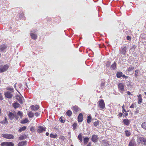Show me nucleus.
I'll list each match as a JSON object with an SVG mask.
<instances>
[{"label":"nucleus","mask_w":146,"mask_h":146,"mask_svg":"<svg viewBox=\"0 0 146 146\" xmlns=\"http://www.w3.org/2000/svg\"><path fill=\"white\" fill-rule=\"evenodd\" d=\"M137 141L139 144H143L145 146H146V139L145 138L139 137H138Z\"/></svg>","instance_id":"nucleus-1"},{"label":"nucleus","mask_w":146,"mask_h":146,"mask_svg":"<svg viewBox=\"0 0 146 146\" xmlns=\"http://www.w3.org/2000/svg\"><path fill=\"white\" fill-rule=\"evenodd\" d=\"M1 135L3 138L7 139H13L14 138V136L11 134H3Z\"/></svg>","instance_id":"nucleus-2"},{"label":"nucleus","mask_w":146,"mask_h":146,"mask_svg":"<svg viewBox=\"0 0 146 146\" xmlns=\"http://www.w3.org/2000/svg\"><path fill=\"white\" fill-rule=\"evenodd\" d=\"M118 90L121 93H123L124 91V85L121 83H119L118 85Z\"/></svg>","instance_id":"nucleus-3"},{"label":"nucleus","mask_w":146,"mask_h":146,"mask_svg":"<svg viewBox=\"0 0 146 146\" xmlns=\"http://www.w3.org/2000/svg\"><path fill=\"white\" fill-rule=\"evenodd\" d=\"M98 106L101 110L104 109L105 107V104L104 100L101 99L98 101Z\"/></svg>","instance_id":"nucleus-4"},{"label":"nucleus","mask_w":146,"mask_h":146,"mask_svg":"<svg viewBox=\"0 0 146 146\" xmlns=\"http://www.w3.org/2000/svg\"><path fill=\"white\" fill-rule=\"evenodd\" d=\"M9 68V66L7 64L3 66H1L0 67V72L2 73L6 71Z\"/></svg>","instance_id":"nucleus-5"},{"label":"nucleus","mask_w":146,"mask_h":146,"mask_svg":"<svg viewBox=\"0 0 146 146\" xmlns=\"http://www.w3.org/2000/svg\"><path fill=\"white\" fill-rule=\"evenodd\" d=\"M127 50V47L124 45L121 47L120 50V52L121 54L123 55H125L126 54Z\"/></svg>","instance_id":"nucleus-6"},{"label":"nucleus","mask_w":146,"mask_h":146,"mask_svg":"<svg viewBox=\"0 0 146 146\" xmlns=\"http://www.w3.org/2000/svg\"><path fill=\"white\" fill-rule=\"evenodd\" d=\"M43 131H45V128L42 126H39L37 129V131L39 133H41Z\"/></svg>","instance_id":"nucleus-7"},{"label":"nucleus","mask_w":146,"mask_h":146,"mask_svg":"<svg viewBox=\"0 0 146 146\" xmlns=\"http://www.w3.org/2000/svg\"><path fill=\"white\" fill-rule=\"evenodd\" d=\"M98 135H94L92 137L91 140L92 142L95 143L98 141Z\"/></svg>","instance_id":"nucleus-8"},{"label":"nucleus","mask_w":146,"mask_h":146,"mask_svg":"<svg viewBox=\"0 0 146 146\" xmlns=\"http://www.w3.org/2000/svg\"><path fill=\"white\" fill-rule=\"evenodd\" d=\"M5 97L8 98H10L13 96V95L11 92L7 91L4 94Z\"/></svg>","instance_id":"nucleus-9"},{"label":"nucleus","mask_w":146,"mask_h":146,"mask_svg":"<svg viewBox=\"0 0 146 146\" xmlns=\"http://www.w3.org/2000/svg\"><path fill=\"white\" fill-rule=\"evenodd\" d=\"M123 123L124 125L129 126L130 123L131 121L128 119H124L123 120Z\"/></svg>","instance_id":"nucleus-10"},{"label":"nucleus","mask_w":146,"mask_h":146,"mask_svg":"<svg viewBox=\"0 0 146 146\" xmlns=\"http://www.w3.org/2000/svg\"><path fill=\"white\" fill-rule=\"evenodd\" d=\"M77 119L78 122H81L83 121V115L82 113H81L79 114Z\"/></svg>","instance_id":"nucleus-11"},{"label":"nucleus","mask_w":146,"mask_h":146,"mask_svg":"<svg viewBox=\"0 0 146 146\" xmlns=\"http://www.w3.org/2000/svg\"><path fill=\"white\" fill-rule=\"evenodd\" d=\"M39 108V106L37 105L35 106L32 105L31 106V108L32 110L35 111L37 110Z\"/></svg>","instance_id":"nucleus-12"},{"label":"nucleus","mask_w":146,"mask_h":146,"mask_svg":"<svg viewBox=\"0 0 146 146\" xmlns=\"http://www.w3.org/2000/svg\"><path fill=\"white\" fill-rule=\"evenodd\" d=\"M15 115L11 112H9L8 116L11 120H13L15 118Z\"/></svg>","instance_id":"nucleus-13"},{"label":"nucleus","mask_w":146,"mask_h":146,"mask_svg":"<svg viewBox=\"0 0 146 146\" xmlns=\"http://www.w3.org/2000/svg\"><path fill=\"white\" fill-rule=\"evenodd\" d=\"M16 98L20 104H22L23 103V98L22 97L19 96H16Z\"/></svg>","instance_id":"nucleus-14"},{"label":"nucleus","mask_w":146,"mask_h":146,"mask_svg":"<svg viewBox=\"0 0 146 146\" xmlns=\"http://www.w3.org/2000/svg\"><path fill=\"white\" fill-rule=\"evenodd\" d=\"M128 146H137V145L135 141L131 140L129 142Z\"/></svg>","instance_id":"nucleus-15"},{"label":"nucleus","mask_w":146,"mask_h":146,"mask_svg":"<svg viewBox=\"0 0 146 146\" xmlns=\"http://www.w3.org/2000/svg\"><path fill=\"white\" fill-rule=\"evenodd\" d=\"M27 144L26 141H22L19 142L18 144V146H25Z\"/></svg>","instance_id":"nucleus-16"},{"label":"nucleus","mask_w":146,"mask_h":146,"mask_svg":"<svg viewBox=\"0 0 146 146\" xmlns=\"http://www.w3.org/2000/svg\"><path fill=\"white\" fill-rule=\"evenodd\" d=\"M7 46L6 45L3 44L0 46V50L2 51H3L6 48Z\"/></svg>","instance_id":"nucleus-17"},{"label":"nucleus","mask_w":146,"mask_h":146,"mask_svg":"<svg viewBox=\"0 0 146 146\" xmlns=\"http://www.w3.org/2000/svg\"><path fill=\"white\" fill-rule=\"evenodd\" d=\"M138 103L139 104H141L142 101V99L141 97V95L140 94L139 96H138Z\"/></svg>","instance_id":"nucleus-18"},{"label":"nucleus","mask_w":146,"mask_h":146,"mask_svg":"<svg viewBox=\"0 0 146 146\" xmlns=\"http://www.w3.org/2000/svg\"><path fill=\"white\" fill-rule=\"evenodd\" d=\"M123 73L122 72H119L116 73V76L117 78H119L122 76Z\"/></svg>","instance_id":"nucleus-19"},{"label":"nucleus","mask_w":146,"mask_h":146,"mask_svg":"<svg viewBox=\"0 0 146 146\" xmlns=\"http://www.w3.org/2000/svg\"><path fill=\"white\" fill-rule=\"evenodd\" d=\"M20 106V105L17 103L15 102L13 104V106L15 108H19Z\"/></svg>","instance_id":"nucleus-20"},{"label":"nucleus","mask_w":146,"mask_h":146,"mask_svg":"<svg viewBox=\"0 0 146 146\" xmlns=\"http://www.w3.org/2000/svg\"><path fill=\"white\" fill-rule=\"evenodd\" d=\"M30 36L31 38L34 40L36 39L37 38V36L36 34L33 33H31L30 34Z\"/></svg>","instance_id":"nucleus-21"},{"label":"nucleus","mask_w":146,"mask_h":146,"mask_svg":"<svg viewBox=\"0 0 146 146\" xmlns=\"http://www.w3.org/2000/svg\"><path fill=\"white\" fill-rule=\"evenodd\" d=\"M102 144L103 146H107L109 145L107 141L105 140H102Z\"/></svg>","instance_id":"nucleus-22"},{"label":"nucleus","mask_w":146,"mask_h":146,"mask_svg":"<svg viewBox=\"0 0 146 146\" xmlns=\"http://www.w3.org/2000/svg\"><path fill=\"white\" fill-rule=\"evenodd\" d=\"M27 129V127L25 126H24L22 127H20L18 130V131L19 132H21L23 131H25Z\"/></svg>","instance_id":"nucleus-23"},{"label":"nucleus","mask_w":146,"mask_h":146,"mask_svg":"<svg viewBox=\"0 0 146 146\" xmlns=\"http://www.w3.org/2000/svg\"><path fill=\"white\" fill-rule=\"evenodd\" d=\"M72 109L74 110V112L77 113L78 111L79 108L77 106H74L73 107Z\"/></svg>","instance_id":"nucleus-24"},{"label":"nucleus","mask_w":146,"mask_h":146,"mask_svg":"<svg viewBox=\"0 0 146 146\" xmlns=\"http://www.w3.org/2000/svg\"><path fill=\"white\" fill-rule=\"evenodd\" d=\"M0 123L3 124H7L8 123V121L7 117H5V120L2 121H1Z\"/></svg>","instance_id":"nucleus-25"},{"label":"nucleus","mask_w":146,"mask_h":146,"mask_svg":"<svg viewBox=\"0 0 146 146\" xmlns=\"http://www.w3.org/2000/svg\"><path fill=\"white\" fill-rule=\"evenodd\" d=\"M72 111L70 110H68L66 112V114L69 117H70L71 116L72 114Z\"/></svg>","instance_id":"nucleus-26"},{"label":"nucleus","mask_w":146,"mask_h":146,"mask_svg":"<svg viewBox=\"0 0 146 146\" xmlns=\"http://www.w3.org/2000/svg\"><path fill=\"white\" fill-rule=\"evenodd\" d=\"M92 119V118L91 117V115H90L88 116L87 119V122L88 123H90Z\"/></svg>","instance_id":"nucleus-27"},{"label":"nucleus","mask_w":146,"mask_h":146,"mask_svg":"<svg viewBox=\"0 0 146 146\" xmlns=\"http://www.w3.org/2000/svg\"><path fill=\"white\" fill-rule=\"evenodd\" d=\"M29 117L30 118H32L34 116V113L32 111H29L28 113Z\"/></svg>","instance_id":"nucleus-28"},{"label":"nucleus","mask_w":146,"mask_h":146,"mask_svg":"<svg viewBox=\"0 0 146 146\" xmlns=\"http://www.w3.org/2000/svg\"><path fill=\"white\" fill-rule=\"evenodd\" d=\"M89 140V138L88 137H85L84 139V142L85 145L86 144Z\"/></svg>","instance_id":"nucleus-29"},{"label":"nucleus","mask_w":146,"mask_h":146,"mask_svg":"<svg viewBox=\"0 0 146 146\" xmlns=\"http://www.w3.org/2000/svg\"><path fill=\"white\" fill-rule=\"evenodd\" d=\"M124 132L126 135L127 137H129L131 134L130 132L128 130H125Z\"/></svg>","instance_id":"nucleus-30"},{"label":"nucleus","mask_w":146,"mask_h":146,"mask_svg":"<svg viewBox=\"0 0 146 146\" xmlns=\"http://www.w3.org/2000/svg\"><path fill=\"white\" fill-rule=\"evenodd\" d=\"M50 136L51 138H56L57 137V135L56 133H55L54 134L52 133H51L50 135Z\"/></svg>","instance_id":"nucleus-31"},{"label":"nucleus","mask_w":146,"mask_h":146,"mask_svg":"<svg viewBox=\"0 0 146 146\" xmlns=\"http://www.w3.org/2000/svg\"><path fill=\"white\" fill-rule=\"evenodd\" d=\"M141 126L143 129L146 130V122H143L141 125Z\"/></svg>","instance_id":"nucleus-32"},{"label":"nucleus","mask_w":146,"mask_h":146,"mask_svg":"<svg viewBox=\"0 0 146 146\" xmlns=\"http://www.w3.org/2000/svg\"><path fill=\"white\" fill-rule=\"evenodd\" d=\"M116 63L115 62H114L113 64L111 65V67L112 68V69L113 70H114L115 69L116 67Z\"/></svg>","instance_id":"nucleus-33"},{"label":"nucleus","mask_w":146,"mask_h":146,"mask_svg":"<svg viewBox=\"0 0 146 146\" xmlns=\"http://www.w3.org/2000/svg\"><path fill=\"white\" fill-rule=\"evenodd\" d=\"M28 121L29 120L28 119L25 118V119L22 121L21 122V123L22 124L28 122Z\"/></svg>","instance_id":"nucleus-34"},{"label":"nucleus","mask_w":146,"mask_h":146,"mask_svg":"<svg viewBox=\"0 0 146 146\" xmlns=\"http://www.w3.org/2000/svg\"><path fill=\"white\" fill-rule=\"evenodd\" d=\"M134 69V67L132 66H131L129 67L127 69V70L129 72H130L132 70H133Z\"/></svg>","instance_id":"nucleus-35"},{"label":"nucleus","mask_w":146,"mask_h":146,"mask_svg":"<svg viewBox=\"0 0 146 146\" xmlns=\"http://www.w3.org/2000/svg\"><path fill=\"white\" fill-rule=\"evenodd\" d=\"M17 114L18 115H19L21 118L22 117L23 115V113L20 111H18Z\"/></svg>","instance_id":"nucleus-36"},{"label":"nucleus","mask_w":146,"mask_h":146,"mask_svg":"<svg viewBox=\"0 0 146 146\" xmlns=\"http://www.w3.org/2000/svg\"><path fill=\"white\" fill-rule=\"evenodd\" d=\"M78 139L81 142H82V136L81 133H80L78 136Z\"/></svg>","instance_id":"nucleus-37"},{"label":"nucleus","mask_w":146,"mask_h":146,"mask_svg":"<svg viewBox=\"0 0 146 146\" xmlns=\"http://www.w3.org/2000/svg\"><path fill=\"white\" fill-rule=\"evenodd\" d=\"M99 121H97L94 122L93 124L94 126L96 127L99 125Z\"/></svg>","instance_id":"nucleus-38"},{"label":"nucleus","mask_w":146,"mask_h":146,"mask_svg":"<svg viewBox=\"0 0 146 146\" xmlns=\"http://www.w3.org/2000/svg\"><path fill=\"white\" fill-rule=\"evenodd\" d=\"M14 144L11 142H7V146H14Z\"/></svg>","instance_id":"nucleus-39"},{"label":"nucleus","mask_w":146,"mask_h":146,"mask_svg":"<svg viewBox=\"0 0 146 146\" xmlns=\"http://www.w3.org/2000/svg\"><path fill=\"white\" fill-rule=\"evenodd\" d=\"M7 142H5L2 143L1 144V146H7Z\"/></svg>","instance_id":"nucleus-40"},{"label":"nucleus","mask_w":146,"mask_h":146,"mask_svg":"<svg viewBox=\"0 0 146 146\" xmlns=\"http://www.w3.org/2000/svg\"><path fill=\"white\" fill-rule=\"evenodd\" d=\"M25 137L24 136L22 135H21L19 138V140H21L24 139Z\"/></svg>","instance_id":"nucleus-41"},{"label":"nucleus","mask_w":146,"mask_h":146,"mask_svg":"<svg viewBox=\"0 0 146 146\" xmlns=\"http://www.w3.org/2000/svg\"><path fill=\"white\" fill-rule=\"evenodd\" d=\"M139 72V71L138 70H136L135 72V76L137 77L138 76V74Z\"/></svg>","instance_id":"nucleus-42"},{"label":"nucleus","mask_w":146,"mask_h":146,"mask_svg":"<svg viewBox=\"0 0 146 146\" xmlns=\"http://www.w3.org/2000/svg\"><path fill=\"white\" fill-rule=\"evenodd\" d=\"M59 138L62 140L64 141L65 139V138L62 135H60L59 137Z\"/></svg>","instance_id":"nucleus-43"},{"label":"nucleus","mask_w":146,"mask_h":146,"mask_svg":"<svg viewBox=\"0 0 146 146\" xmlns=\"http://www.w3.org/2000/svg\"><path fill=\"white\" fill-rule=\"evenodd\" d=\"M105 86V82H102L100 85L101 88L102 89L104 88Z\"/></svg>","instance_id":"nucleus-44"},{"label":"nucleus","mask_w":146,"mask_h":146,"mask_svg":"<svg viewBox=\"0 0 146 146\" xmlns=\"http://www.w3.org/2000/svg\"><path fill=\"white\" fill-rule=\"evenodd\" d=\"M77 126V123H74L72 125V127L74 129H75L76 128V127Z\"/></svg>","instance_id":"nucleus-45"},{"label":"nucleus","mask_w":146,"mask_h":146,"mask_svg":"<svg viewBox=\"0 0 146 146\" xmlns=\"http://www.w3.org/2000/svg\"><path fill=\"white\" fill-rule=\"evenodd\" d=\"M111 64V62L109 61H108L107 62L106 64V66L107 67H109Z\"/></svg>","instance_id":"nucleus-46"},{"label":"nucleus","mask_w":146,"mask_h":146,"mask_svg":"<svg viewBox=\"0 0 146 146\" xmlns=\"http://www.w3.org/2000/svg\"><path fill=\"white\" fill-rule=\"evenodd\" d=\"M24 16V14L23 12H22L21 13V14L19 15V17L20 18H22V17Z\"/></svg>","instance_id":"nucleus-47"},{"label":"nucleus","mask_w":146,"mask_h":146,"mask_svg":"<svg viewBox=\"0 0 146 146\" xmlns=\"http://www.w3.org/2000/svg\"><path fill=\"white\" fill-rule=\"evenodd\" d=\"M30 130L32 131H35V128L33 127H32L30 128Z\"/></svg>","instance_id":"nucleus-48"},{"label":"nucleus","mask_w":146,"mask_h":146,"mask_svg":"<svg viewBox=\"0 0 146 146\" xmlns=\"http://www.w3.org/2000/svg\"><path fill=\"white\" fill-rule=\"evenodd\" d=\"M62 117H61L60 118V120L61 121V122L62 123H64L65 122V120H63L62 119Z\"/></svg>","instance_id":"nucleus-49"},{"label":"nucleus","mask_w":146,"mask_h":146,"mask_svg":"<svg viewBox=\"0 0 146 146\" xmlns=\"http://www.w3.org/2000/svg\"><path fill=\"white\" fill-rule=\"evenodd\" d=\"M126 39L127 40H131V37L129 36H127L126 37Z\"/></svg>","instance_id":"nucleus-50"},{"label":"nucleus","mask_w":146,"mask_h":146,"mask_svg":"<svg viewBox=\"0 0 146 146\" xmlns=\"http://www.w3.org/2000/svg\"><path fill=\"white\" fill-rule=\"evenodd\" d=\"M123 115V113H119L118 116L119 117H121Z\"/></svg>","instance_id":"nucleus-51"},{"label":"nucleus","mask_w":146,"mask_h":146,"mask_svg":"<svg viewBox=\"0 0 146 146\" xmlns=\"http://www.w3.org/2000/svg\"><path fill=\"white\" fill-rule=\"evenodd\" d=\"M3 99L2 94L0 93V100H2Z\"/></svg>","instance_id":"nucleus-52"},{"label":"nucleus","mask_w":146,"mask_h":146,"mask_svg":"<svg viewBox=\"0 0 146 146\" xmlns=\"http://www.w3.org/2000/svg\"><path fill=\"white\" fill-rule=\"evenodd\" d=\"M7 90L12 91V90H13V88H7Z\"/></svg>","instance_id":"nucleus-53"},{"label":"nucleus","mask_w":146,"mask_h":146,"mask_svg":"<svg viewBox=\"0 0 146 146\" xmlns=\"http://www.w3.org/2000/svg\"><path fill=\"white\" fill-rule=\"evenodd\" d=\"M134 107V104H132L130 106V108H133Z\"/></svg>","instance_id":"nucleus-54"},{"label":"nucleus","mask_w":146,"mask_h":146,"mask_svg":"<svg viewBox=\"0 0 146 146\" xmlns=\"http://www.w3.org/2000/svg\"><path fill=\"white\" fill-rule=\"evenodd\" d=\"M15 117L16 119H18L19 118L18 115H17L16 114H15Z\"/></svg>","instance_id":"nucleus-55"},{"label":"nucleus","mask_w":146,"mask_h":146,"mask_svg":"<svg viewBox=\"0 0 146 146\" xmlns=\"http://www.w3.org/2000/svg\"><path fill=\"white\" fill-rule=\"evenodd\" d=\"M122 77L125 78V79H126L128 78V76H125L124 74L123 75Z\"/></svg>","instance_id":"nucleus-56"},{"label":"nucleus","mask_w":146,"mask_h":146,"mask_svg":"<svg viewBox=\"0 0 146 146\" xmlns=\"http://www.w3.org/2000/svg\"><path fill=\"white\" fill-rule=\"evenodd\" d=\"M35 115L36 116H38L39 115V114L38 112H36L35 113Z\"/></svg>","instance_id":"nucleus-57"},{"label":"nucleus","mask_w":146,"mask_h":146,"mask_svg":"<svg viewBox=\"0 0 146 146\" xmlns=\"http://www.w3.org/2000/svg\"><path fill=\"white\" fill-rule=\"evenodd\" d=\"M124 115H125V117H126L127 116L128 114V113H127V112H125V113H124Z\"/></svg>","instance_id":"nucleus-58"},{"label":"nucleus","mask_w":146,"mask_h":146,"mask_svg":"<svg viewBox=\"0 0 146 146\" xmlns=\"http://www.w3.org/2000/svg\"><path fill=\"white\" fill-rule=\"evenodd\" d=\"M127 94L128 95H132V94H131V92L129 91H128L127 92Z\"/></svg>","instance_id":"nucleus-59"},{"label":"nucleus","mask_w":146,"mask_h":146,"mask_svg":"<svg viewBox=\"0 0 146 146\" xmlns=\"http://www.w3.org/2000/svg\"><path fill=\"white\" fill-rule=\"evenodd\" d=\"M86 146H91V142H89V143Z\"/></svg>","instance_id":"nucleus-60"},{"label":"nucleus","mask_w":146,"mask_h":146,"mask_svg":"<svg viewBox=\"0 0 146 146\" xmlns=\"http://www.w3.org/2000/svg\"><path fill=\"white\" fill-rule=\"evenodd\" d=\"M125 112H126V110L125 109H122V113H124Z\"/></svg>","instance_id":"nucleus-61"},{"label":"nucleus","mask_w":146,"mask_h":146,"mask_svg":"<svg viewBox=\"0 0 146 146\" xmlns=\"http://www.w3.org/2000/svg\"><path fill=\"white\" fill-rule=\"evenodd\" d=\"M49 135V133H48V132H46V136H48Z\"/></svg>","instance_id":"nucleus-62"},{"label":"nucleus","mask_w":146,"mask_h":146,"mask_svg":"<svg viewBox=\"0 0 146 146\" xmlns=\"http://www.w3.org/2000/svg\"><path fill=\"white\" fill-rule=\"evenodd\" d=\"M122 108L123 109H125V106L124 105H123L122 106Z\"/></svg>","instance_id":"nucleus-63"},{"label":"nucleus","mask_w":146,"mask_h":146,"mask_svg":"<svg viewBox=\"0 0 146 146\" xmlns=\"http://www.w3.org/2000/svg\"><path fill=\"white\" fill-rule=\"evenodd\" d=\"M144 93H145V94L146 96V92H145Z\"/></svg>","instance_id":"nucleus-64"}]
</instances>
